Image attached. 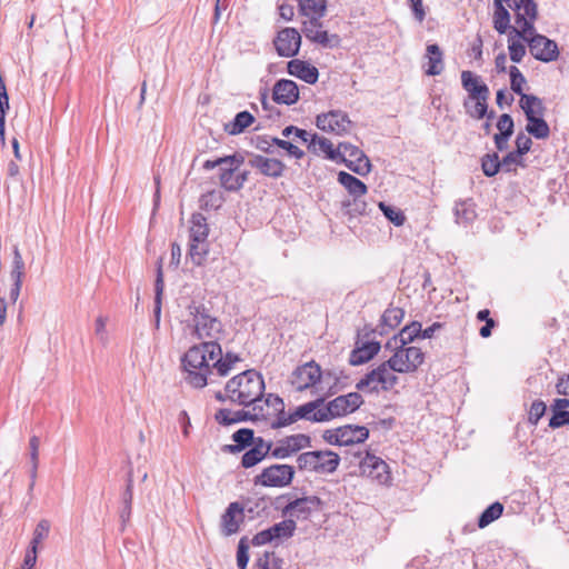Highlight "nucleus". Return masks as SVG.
Listing matches in <instances>:
<instances>
[{
  "label": "nucleus",
  "instance_id": "a19ab883",
  "mask_svg": "<svg viewBox=\"0 0 569 569\" xmlns=\"http://www.w3.org/2000/svg\"><path fill=\"white\" fill-rule=\"evenodd\" d=\"M209 227L202 213H193L191 217L190 240H208Z\"/></svg>",
  "mask_w": 569,
  "mask_h": 569
},
{
  "label": "nucleus",
  "instance_id": "c756f323",
  "mask_svg": "<svg viewBox=\"0 0 569 569\" xmlns=\"http://www.w3.org/2000/svg\"><path fill=\"white\" fill-rule=\"evenodd\" d=\"M323 398H318L313 401H309L296 408L293 411L295 417L298 420L305 419L313 422H323L325 419L319 418V413H323Z\"/></svg>",
  "mask_w": 569,
  "mask_h": 569
},
{
  "label": "nucleus",
  "instance_id": "6ab92c4d",
  "mask_svg": "<svg viewBox=\"0 0 569 569\" xmlns=\"http://www.w3.org/2000/svg\"><path fill=\"white\" fill-rule=\"evenodd\" d=\"M311 438L303 433L287 436L280 439L271 450V456L276 459H286L298 451L310 448Z\"/></svg>",
  "mask_w": 569,
  "mask_h": 569
},
{
  "label": "nucleus",
  "instance_id": "f8f14e48",
  "mask_svg": "<svg viewBox=\"0 0 569 569\" xmlns=\"http://www.w3.org/2000/svg\"><path fill=\"white\" fill-rule=\"evenodd\" d=\"M263 407L264 412H270V415L267 418H260L259 420L269 421L271 429H280L297 422L293 412H284V402L278 396L269 393L263 401Z\"/></svg>",
  "mask_w": 569,
  "mask_h": 569
},
{
  "label": "nucleus",
  "instance_id": "e433bc0d",
  "mask_svg": "<svg viewBox=\"0 0 569 569\" xmlns=\"http://www.w3.org/2000/svg\"><path fill=\"white\" fill-rule=\"evenodd\" d=\"M254 122V117L249 111H241L236 114L231 122L224 124V131L231 136L242 133Z\"/></svg>",
  "mask_w": 569,
  "mask_h": 569
},
{
  "label": "nucleus",
  "instance_id": "0e129e2a",
  "mask_svg": "<svg viewBox=\"0 0 569 569\" xmlns=\"http://www.w3.org/2000/svg\"><path fill=\"white\" fill-rule=\"evenodd\" d=\"M273 139L274 138H271L269 136H257L256 138H253L251 140L252 144L263 151V152H267V153H272L273 152V146H276V142H273Z\"/></svg>",
  "mask_w": 569,
  "mask_h": 569
},
{
  "label": "nucleus",
  "instance_id": "338daca9",
  "mask_svg": "<svg viewBox=\"0 0 569 569\" xmlns=\"http://www.w3.org/2000/svg\"><path fill=\"white\" fill-rule=\"evenodd\" d=\"M565 425H569V411L555 410L552 417L549 420V427L556 429Z\"/></svg>",
  "mask_w": 569,
  "mask_h": 569
},
{
  "label": "nucleus",
  "instance_id": "e2e57ef3",
  "mask_svg": "<svg viewBox=\"0 0 569 569\" xmlns=\"http://www.w3.org/2000/svg\"><path fill=\"white\" fill-rule=\"evenodd\" d=\"M515 123L510 114L503 113L499 117L497 122L498 134L512 136Z\"/></svg>",
  "mask_w": 569,
  "mask_h": 569
},
{
  "label": "nucleus",
  "instance_id": "bb28decb",
  "mask_svg": "<svg viewBox=\"0 0 569 569\" xmlns=\"http://www.w3.org/2000/svg\"><path fill=\"white\" fill-rule=\"evenodd\" d=\"M271 450L272 443L266 442L259 437L253 441L252 448L242 456L241 465L244 468H251L259 463Z\"/></svg>",
  "mask_w": 569,
  "mask_h": 569
},
{
  "label": "nucleus",
  "instance_id": "0eeeda50",
  "mask_svg": "<svg viewBox=\"0 0 569 569\" xmlns=\"http://www.w3.org/2000/svg\"><path fill=\"white\" fill-rule=\"evenodd\" d=\"M292 131L296 132V137L302 142L308 143L309 151L316 154L323 153L327 159L338 162V158L340 157L339 144L335 148L333 143L329 139L320 137L317 133H309L307 130L295 126L286 127L282 130V136L284 138H289Z\"/></svg>",
  "mask_w": 569,
  "mask_h": 569
},
{
  "label": "nucleus",
  "instance_id": "69168bd1",
  "mask_svg": "<svg viewBox=\"0 0 569 569\" xmlns=\"http://www.w3.org/2000/svg\"><path fill=\"white\" fill-rule=\"evenodd\" d=\"M546 403L541 400L533 401L529 411V421L537 425L546 412Z\"/></svg>",
  "mask_w": 569,
  "mask_h": 569
},
{
  "label": "nucleus",
  "instance_id": "4be33fe9",
  "mask_svg": "<svg viewBox=\"0 0 569 569\" xmlns=\"http://www.w3.org/2000/svg\"><path fill=\"white\" fill-rule=\"evenodd\" d=\"M249 166L259 170L266 177L280 178L283 174L286 166L282 161L273 158H266L260 154H253L249 158Z\"/></svg>",
  "mask_w": 569,
  "mask_h": 569
},
{
  "label": "nucleus",
  "instance_id": "c03bdc74",
  "mask_svg": "<svg viewBox=\"0 0 569 569\" xmlns=\"http://www.w3.org/2000/svg\"><path fill=\"white\" fill-rule=\"evenodd\" d=\"M503 512V505L500 502H493L486 508L478 519V527L486 528L492 521L497 520Z\"/></svg>",
  "mask_w": 569,
  "mask_h": 569
},
{
  "label": "nucleus",
  "instance_id": "39448f33",
  "mask_svg": "<svg viewBox=\"0 0 569 569\" xmlns=\"http://www.w3.org/2000/svg\"><path fill=\"white\" fill-rule=\"evenodd\" d=\"M340 458L330 450L307 451L297 458L298 469L301 471H313L326 475L337 470Z\"/></svg>",
  "mask_w": 569,
  "mask_h": 569
},
{
  "label": "nucleus",
  "instance_id": "58836bf2",
  "mask_svg": "<svg viewBox=\"0 0 569 569\" xmlns=\"http://www.w3.org/2000/svg\"><path fill=\"white\" fill-rule=\"evenodd\" d=\"M164 282H163V271H162V258H159L157 263V278L154 283V318H156V327H159L160 323V315H161V300L163 293Z\"/></svg>",
  "mask_w": 569,
  "mask_h": 569
},
{
  "label": "nucleus",
  "instance_id": "a18cd8bd",
  "mask_svg": "<svg viewBox=\"0 0 569 569\" xmlns=\"http://www.w3.org/2000/svg\"><path fill=\"white\" fill-rule=\"evenodd\" d=\"M455 214L458 223H468L476 218L475 204L471 201H460L456 203Z\"/></svg>",
  "mask_w": 569,
  "mask_h": 569
},
{
  "label": "nucleus",
  "instance_id": "cd10ccee",
  "mask_svg": "<svg viewBox=\"0 0 569 569\" xmlns=\"http://www.w3.org/2000/svg\"><path fill=\"white\" fill-rule=\"evenodd\" d=\"M288 72L309 84L316 83L319 77V72L316 67L298 59H293L288 62Z\"/></svg>",
  "mask_w": 569,
  "mask_h": 569
},
{
  "label": "nucleus",
  "instance_id": "ea45409f",
  "mask_svg": "<svg viewBox=\"0 0 569 569\" xmlns=\"http://www.w3.org/2000/svg\"><path fill=\"white\" fill-rule=\"evenodd\" d=\"M232 440L236 445H228L224 449L229 452H239L247 446L253 445V441L257 440V438L253 437V431L251 429L242 428L232 435Z\"/></svg>",
  "mask_w": 569,
  "mask_h": 569
},
{
  "label": "nucleus",
  "instance_id": "b1692460",
  "mask_svg": "<svg viewBox=\"0 0 569 569\" xmlns=\"http://www.w3.org/2000/svg\"><path fill=\"white\" fill-rule=\"evenodd\" d=\"M461 83L463 89L468 92L470 100H488L489 88L487 84L480 82V78L471 71L461 72Z\"/></svg>",
  "mask_w": 569,
  "mask_h": 569
},
{
  "label": "nucleus",
  "instance_id": "1a4fd4ad",
  "mask_svg": "<svg viewBox=\"0 0 569 569\" xmlns=\"http://www.w3.org/2000/svg\"><path fill=\"white\" fill-rule=\"evenodd\" d=\"M243 158L241 156L232 154L218 158L216 160H207L203 163L204 170H211L216 167L221 168L220 183L228 191H238L239 183L236 178L234 171L242 164Z\"/></svg>",
  "mask_w": 569,
  "mask_h": 569
},
{
  "label": "nucleus",
  "instance_id": "a878e982",
  "mask_svg": "<svg viewBox=\"0 0 569 569\" xmlns=\"http://www.w3.org/2000/svg\"><path fill=\"white\" fill-rule=\"evenodd\" d=\"M273 101L283 104H292L299 99V89L292 80H279L272 91Z\"/></svg>",
  "mask_w": 569,
  "mask_h": 569
},
{
  "label": "nucleus",
  "instance_id": "774afa93",
  "mask_svg": "<svg viewBox=\"0 0 569 569\" xmlns=\"http://www.w3.org/2000/svg\"><path fill=\"white\" fill-rule=\"evenodd\" d=\"M531 146H532V141H531L529 136H527L523 132H519L517 134V138H516V147H517V149L515 150L516 152H518L519 154L523 156V154H526L527 152L530 151Z\"/></svg>",
  "mask_w": 569,
  "mask_h": 569
},
{
  "label": "nucleus",
  "instance_id": "9d476101",
  "mask_svg": "<svg viewBox=\"0 0 569 569\" xmlns=\"http://www.w3.org/2000/svg\"><path fill=\"white\" fill-rule=\"evenodd\" d=\"M363 403V398L358 392H350L339 396L323 406V413H319L320 419L329 421L332 418L342 417L356 411Z\"/></svg>",
  "mask_w": 569,
  "mask_h": 569
},
{
  "label": "nucleus",
  "instance_id": "4c0bfd02",
  "mask_svg": "<svg viewBox=\"0 0 569 569\" xmlns=\"http://www.w3.org/2000/svg\"><path fill=\"white\" fill-rule=\"evenodd\" d=\"M405 311L401 308L398 307H390L385 310V312L381 316L379 328V333L385 335L387 333L386 328L393 329L396 328L403 319Z\"/></svg>",
  "mask_w": 569,
  "mask_h": 569
},
{
  "label": "nucleus",
  "instance_id": "8fccbe9b",
  "mask_svg": "<svg viewBox=\"0 0 569 569\" xmlns=\"http://www.w3.org/2000/svg\"><path fill=\"white\" fill-rule=\"evenodd\" d=\"M378 206L383 212L385 217L395 226L400 227L405 223L406 217L400 209L386 204L385 202H379Z\"/></svg>",
  "mask_w": 569,
  "mask_h": 569
},
{
  "label": "nucleus",
  "instance_id": "864d4df0",
  "mask_svg": "<svg viewBox=\"0 0 569 569\" xmlns=\"http://www.w3.org/2000/svg\"><path fill=\"white\" fill-rule=\"evenodd\" d=\"M509 74H510V88H511V90L515 93L519 94L520 98H522V94H525L523 93V87L527 84V80H526L525 76L515 66L510 67Z\"/></svg>",
  "mask_w": 569,
  "mask_h": 569
},
{
  "label": "nucleus",
  "instance_id": "6e6552de",
  "mask_svg": "<svg viewBox=\"0 0 569 569\" xmlns=\"http://www.w3.org/2000/svg\"><path fill=\"white\" fill-rule=\"evenodd\" d=\"M507 6L515 12L516 23L520 27L512 30L516 36L525 37L535 30L538 7L533 0H507Z\"/></svg>",
  "mask_w": 569,
  "mask_h": 569
},
{
  "label": "nucleus",
  "instance_id": "603ef678",
  "mask_svg": "<svg viewBox=\"0 0 569 569\" xmlns=\"http://www.w3.org/2000/svg\"><path fill=\"white\" fill-rule=\"evenodd\" d=\"M351 171L357 174L366 176L371 170V163L369 158L363 153V157L356 158L353 160L349 159L343 162Z\"/></svg>",
  "mask_w": 569,
  "mask_h": 569
},
{
  "label": "nucleus",
  "instance_id": "9b49d317",
  "mask_svg": "<svg viewBox=\"0 0 569 569\" xmlns=\"http://www.w3.org/2000/svg\"><path fill=\"white\" fill-rule=\"evenodd\" d=\"M529 31L525 37H520L528 42L530 53L539 61L551 62L558 59L559 50L557 43L538 33Z\"/></svg>",
  "mask_w": 569,
  "mask_h": 569
},
{
  "label": "nucleus",
  "instance_id": "aec40b11",
  "mask_svg": "<svg viewBox=\"0 0 569 569\" xmlns=\"http://www.w3.org/2000/svg\"><path fill=\"white\" fill-rule=\"evenodd\" d=\"M322 501L317 496H308L290 501L283 513L297 519H307L312 511L320 509Z\"/></svg>",
  "mask_w": 569,
  "mask_h": 569
},
{
  "label": "nucleus",
  "instance_id": "7c9ffc66",
  "mask_svg": "<svg viewBox=\"0 0 569 569\" xmlns=\"http://www.w3.org/2000/svg\"><path fill=\"white\" fill-rule=\"evenodd\" d=\"M418 337H421V323L412 321L410 325L402 328L399 333L389 339L385 348H392V346L396 345L408 346Z\"/></svg>",
  "mask_w": 569,
  "mask_h": 569
},
{
  "label": "nucleus",
  "instance_id": "052dcab7",
  "mask_svg": "<svg viewBox=\"0 0 569 569\" xmlns=\"http://www.w3.org/2000/svg\"><path fill=\"white\" fill-rule=\"evenodd\" d=\"M513 38L515 36L509 37L508 49L510 53V59L513 62L519 63L526 54V47L521 42L515 41Z\"/></svg>",
  "mask_w": 569,
  "mask_h": 569
},
{
  "label": "nucleus",
  "instance_id": "4468645a",
  "mask_svg": "<svg viewBox=\"0 0 569 569\" xmlns=\"http://www.w3.org/2000/svg\"><path fill=\"white\" fill-rule=\"evenodd\" d=\"M353 457L359 460V469L362 476L377 480L379 483H386L389 480L388 465L379 457L366 452L362 457L360 451L355 452Z\"/></svg>",
  "mask_w": 569,
  "mask_h": 569
},
{
  "label": "nucleus",
  "instance_id": "ddd939ff",
  "mask_svg": "<svg viewBox=\"0 0 569 569\" xmlns=\"http://www.w3.org/2000/svg\"><path fill=\"white\" fill-rule=\"evenodd\" d=\"M293 476V467L289 465H272L264 468L262 472L254 478V483L263 487L281 488L290 485Z\"/></svg>",
  "mask_w": 569,
  "mask_h": 569
},
{
  "label": "nucleus",
  "instance_id": "412c9836",
  "mask_svg": "<svg viewBox=\"0 0 569 569\" xmlns=\"http://www.w3.org/2000/svg\"><path fill=\"white\" fill-rule=\"evenodd\" d=\"M243 520V507L239 502H231L221 516V532L227 537L237 533Z\"/></svg>",
  "mask_w": 569,
  "mask_h": 569
},
{
  "label": "nucleus",
  "instance_id": "423d86ee",
  "mask_svg": "<svg viewBox=\"0 0 569 569\" xmlns=\"http://www.w3.org/2000/svg\"><path fill=\"white\" fill-rule=\"evenodd\" d=\"M389 349L393 355L388 359V366L397 373H413L425 361V353L418 347L396 345Z\"/></svg>",
  "mask_w": 569,
  "mask_h": 569
},
{
  "label": "nucleus",
  "instance_id": "2f4dec72",
  "mask_svg": "<svg viewBox=\"0 0 569 569\" xmlns=\"http://www.w3.org/2000/svg\"><path fill=\"white\" fill-rule=\"evenodd\" d=\"M340 441L343 446L361 443L369 437V430L363 426L347 425L339 427Z\"/></svg>",
  "mask_w": 569,
  "mask_h": 569
},
{
  "label": "nucleus",
  "instance_id": "c9c22d12",
  "mask_svg": "<svg viewBox=\"0 0 569 569\" xmlns=\"http://www.w3.org/2000/svg\"><path fill=\"white\" fill-rule=\"evenodd\" d=\"M122 506L119 510V517L121 521V529L123 530L131 517L132 499H133V480L129 475L126 489L122 493Z\"/></svg>",
  "mask_w": 569,
  "mask_h": 569
},
{
  "label": "nucleus",
  "instance_id": "09e8293b",
  "mask_svg": "<svg viewBox=\"0 0 569 569\" xmlns=\"http://www.w3.org/2000/svg\"><path fill=\"white\" fill-rule=\"evenodd\" d=\"M248 415H249V412H246V411L232 412L229 409H220L216 413V419L219 423L229 426V425L239 422L241 420H244Z\"/></svg>",
  "mask_w": 569,
  "mask_h": 569
},
{
  "label": "nucleus",
  "instance_id": "5701e85b",
  "mask_svg": "<svg viewBox=\"0 0 569 569\" xmlns=\"http://www.w3.org/2000/svg\"><path fill=\"white\" fill-rule=\"evenodd\" d=\"M495 6V12L492 17V23L495 30L499 34H505L509 32V37L515 36L513 29H517L516 27H512L510 24L511 16L508 11L507 0H493Z\"/></svg>",
  "mask_w": 569,
  "mask_h": 569
},
{
  "label": "nucleus",
  "instance_id": "f3484780",
  "mask_svg": "<svg viewBox=\"0 0 569 569\" xmlns=\"http://www.w3.org/2000/svg\"><path fill=\"white\" fill-rule=\"evenodd\" d=\"M321 379V368L315 361L297 367L291 376L290 383L297 391L313 387Z\"/></svg>",
  "mask_w": 569,
  "mask_h": 569
},
{
  "label": "nucleus",
  "instance_id": "bf43d9fd",
  "mask_svg": "<svg viewBox=\"0 0 569 569\" xmlns=\"http://www.w3.org/2000/svg\"><path fill=\"white\" fill-rule=\"evenodd\" d=\"M249 546L247 542V538L242 537L238 545L237 550V566L239 569H247L248 562H249Z\"/></svg>",
  "mask_w": 569,
  "mask_h": 569
},
{
  "label": "nucleus",
  "instance_id": "f257e3e1",
  "mask_svg": "<svg viewBox=\"0 0 569 569\" xmlns=\"http://www.w3.org/2000/svg\"><path fill=\"white\" fill-rule=\"evenodd\" d=\"M239 360V357L231 352L223 356L221 346L217 341L194 345L188 349L181 360L186 372L184 380L193 388H203L208 385V377L212 373V369L224 377Z\"/></svg>",
  "mask_w": 569,
  "mask_h": 569
},
{
  "label": "nucleus",
  "instance_id": "2eb2a0df",
  "mask_svg": "<svg viewBox=\"0 0 569 569\" xmlns=\"http://www.w3.org/2000/svg\"><path fill=\"white\" fill-rule=\"evenodd\" d=\"M316 126L325 132L343 136L350 131L352 122L346 112L332 110L327 113L318 114Z\"/></svg>",
  "mask_w": 569,
  "mask_h": 569
},
{
  "label": "nucleus",
  "instance_id": "a211bd4d",
  "mask_svg": "<svg viewBox=\"0 0 569 569\" xmlns=\"http://www.w3.org/2000/svg\"><path fill=\"white\" fill-rule=\"evenodd\" d=\"M273 44L280 57H295L301 46V34L296 28H283L277 33Z\"/></svg>",
  "mask_w": 569,
  "mask_h": 569
},
{
  "label": "nucleus",
  "instance_id": "f03ea898",
  "mask_svg": "<svg viewBox=\"0 0 569 569\" xmlns=\"http://www.w3.org/2000/svg\"><path fill=\"white\" fill-rule=\"evenodd\" d=\"M263 391V378L252 369L234 376L226 385V396L229 401L244 407L252 405L251 419L253 420L267 418L270 415V412H264Z\"/></svg>",
  "mask_w": 569,
  "mask_h": 569
},
{
  "label": "nucleus",
  "instance_id": "393cba45",
  "mask_svg": "<svg viewBox=\"0 0 569 569\" xmlns=\"http://www.w3.org/2000/svg\"><path fill=\"white\" fill-rule=\"evenodd\" d=\"M381 346L378 341H357L356 348L351 351L349 363L351 366H360L370 361L380 351Z\"/></svg>",
  "mask_w": 569,
  "mask_h": 569
},
{
  "label": "nucleus",
  "instance_id": "dca6fc26",
  "mask_svg": "<svg viewBox=\"0 0 569 569\" xmlns=\"http://www.w3.org/2000/svg\"><path fill=\"white\" fill-rule=\"evenodd\" d=\"M301 31L308 40L323 48H336L340 44L338 34H329L322 29L321 19H306L301 23Z\"/></svg>",
  "mask_w": 569,
  "mask_h": 569
},
{
  "label": "nucleus",
  "instance_id": "473e14b6",
  "mask_svg": "<svg viewBox=\"0 0 569 569\" xmlns=\"http://www.w3.org/2000/svg\"><path fill=\"white\" fill-rule=\"evenodd\" d=\"M327 0H299V13L307 19H322L327 13Z\"/></svg>",
  "mask_w": 569,
  "mask_h": 569
},
{
  "label": "nucleus",
  "instance_id": "79ce46f5",
  "mask_svg": "<svg viewBox=\"0 0 569 569\" xmlns=\"http://www.w3.org/2000/svg\"><path fill=\"white\" fill-rule=\"evenodd\" d=\"M526 131L536 139H547L550 134V128L542 117L528 120Z\"/></svg>",
  "mask_w": 569,
  "mask_h": 569
},
{
  "label": "nucleus",
  "instance_id": "72a5a7b5",
  "mask_svg": "<svg viewBox=\"0 0 569 569\" xmlns=\"http://www.w3.org/2000/svg\"><path fill=\"white\" fill-rule=\"evenodd\" d=\"M519 104L523 110L527 120H531V118L543 117L546 111L542 100L533 94H522Z\"/></svg>",
  "mask_w": 569,
  "mask_h": 569
},
{
  "label": "nucleus",
  "instance_id": "c85d7f7f",
  "mask_svg": "<svg viewBox=\"0 0 569 569\" xmlns=\"http://www.w3.org/2000/svg\"><path fill=\"white\" fill-rule=\"evenodd\" d=\"M425 58L427 59V76H439L445 69L443 52L436 43L428 44L426 48Z\"/></svg>",
  "mask_w": 569,
  "mask_h": 569
},
{
  "label": "nucleus",
  "instance_id": "4d7b16f0",
  "mask_svg": "<svg viewBox=\"0 0 569 569\" xmlns=\"http://www.w3.org/2000/svg\"><path fill=\"white\" fill-rule=\"evenodd\" d=\"M501 170L505 172L515 171L518 166H523L522 156L516 151L506 154L501 160Z\"/></svg>",
  "mask_w": 569,
  "mask_h": 569
},
{
  "label": "nucleus",
  "instance_id": "13d9d810",
  "mask_svg": "<svg viewBox=\"0 0 569 569\" xmlns=\"http://www.w3.org/2000/svg\"><path fill=\"white\" fill-rule=\"evenodd\" d=\"M473 101L475 103L472 107L469 106L468 101H465L463 106L467 110V113L475 119H482L487 114V100L477 99Z\"/></svg>",
  "mask_w": 569,
  "mask_h": 569
},
{
  "label": "nucleus",
  "instance_id": "6e6d98bb",
  "mask_svg": "<svg viewBox=\"0 0 569 569\" xmlns=\"http://www.w3.org/2000/svg\"><path fill=\"white\" fill-rule=\"evenodd\" d=\"M13 266L11 270V279L13 282H22V278L24 274V262L22 259V256L20 253V250L17 246L13 248Z\"/></svg>",
  "mask_w": 569,
  "mask_h": 569
},
{
  "label": "nucleus",
  "instance_id": "7ed1b4c3",
  "mask_svg": "<svg viewBox=\"0 0 569 569\" xmlns=\"http://www.w3.org/2000/svg\"><path fill=\"white\" fill-rule=\"evenodd\" d=\"M189 313L191 319L188 320V327L191 328V336L206 341H219L223 335L221 321L212 317L202 306H190Z\"/></svg>",
  "mask_w": 569,
  "mask_h": 569
},
{
  "label": "nucleus",
  "instance_id": "37998d69",
  "mask_svg": "<svg viewBox=\"0 0 569 569\" xmlns=\"http://www.w3.org/2000/svg\"><path fill=\"white\" fill-rule=\"evenodd\" d=\"M208 252H209L208 240H199V241L190 240L189 256L194 264L201 266L204 262Z\"/></svg>",
  "mask_w": 569,
  "mask_h": 569
},
{
  "label": "nucleus",
  "instance_id": "680f3d73",
  "mask_svg": "<svg viewBox=\"0 0 569 569\" xmlns=\"http://www.w3.org/2000/svg\"><path fill=\"white\" fill-rule=\"evenodd\" d=\"M273 142H276L277 147L286 150L289 156H291L296 159H302L305 157L303 150H301L296 144H293L287 140L277 138V139H273Z\"/></svg>",
  "mask_w": 569,
  "mask_h": 569
},
{
  "label": "nucleus",
  "instance_id": "5fc2aeb1",
  "mask_svg": "<svg viewBox=\"0 0 569 569\" xmlns=\"http://www.w3.org/2000/svg\"><path fill=\"white\" fill-rule=\"evenodd\" d=\"M339 152L340 157L338 158V163L346 162L349 159L353 160L356 158L363 157V151L360 150L357 146L351 144L349 142H340Z\"/></svg>",
  "mask_w": 569,
  "mask_h": 569
},
{
  "label": "nucleus",
  "instance_id": "f704fd0d",
  "mask_svg": "<svg viewBox=\"0 0 569 569\" xmlns=\"http://www.w3.org/2000/svg\"><path fill=\"white\" fill-rule=\"evenodd\" d=\"M338 181L353 198H360L368 191L367 186L361 180L348 172L340 171L338 174Z\"/></svg>",
  "mask_w": 569,
  "mask_h": 569
},
{
  "label": "nucleus",
  "instance_id": "20e7f679",
  "mask_svg": "<svg viewBox=\"0 0 569 569\" xmlns=\"http://www.w3.org/2000/svg\"><path fill=\"white\" fill-rule=\"evenodd\" d=\"M395 373L392 368L388 366V360H386L366 373L357 382L356 388L365 392L390 391L399 380Z\"/></svg>",
  "mask_w": 569,
  "mask_h": 569
},
{
  "label": "nucleus",
  "instance_id": "3c124183",
  "mask_svg": "<svg viewBox=\"0 0 569 569\" xmlns=\"http://www.w3.org/2000/svg\"><path fill=\"white\" fill-rule=\"evenodd\" d=\"M50 521L47 519H41L34 528L33 537L30 542V547H34L38 550L39 545L46 540L50 532Z\"/></svg>",
  "mask_w": 569,
  "mask_h": 569
},
{
  "label": "nucleus",
  "instance_id": "de8ad7c7",
  "mask_svg": "<svg viewBox=\"0 0 569 569\" xmlns=\"http://www.w3.org/2000/svg\"><path fill=\"white\" fill-rule=\"evenodd\" d=\"M273 540L279 538H290L296 530V522L292 519H286L270 527Z\"/></svg>",
  "mask_w": 569,
  "mask_h": 569
},
{
  "label": "nucleus",
  "instance_id": "49530a36",
  "mask_svg": "<svg viewBox=\"0 0 569 569\" xmlns=\"http://www.w3.org/2000/svg\"><path fill=\"white\" fill-rule=\"evenodd\" d=\"M481 168L487 177H493L501 170L500 159L497 152L487 153L481 159Z\"/></svg>",
  "mask_w": 569,
  "mask_h": 569
}]
</instances>
